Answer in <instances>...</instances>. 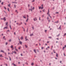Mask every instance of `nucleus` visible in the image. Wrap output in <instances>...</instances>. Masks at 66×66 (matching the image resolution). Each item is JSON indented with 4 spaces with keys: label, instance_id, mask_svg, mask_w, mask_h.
Wrapping results in <instances>:
<instances>
[{
    "label": "nucleus",
    "instance_id": "obj_38",
    "mask_svg": "<svg viewBox=\"0 0 66 66\" xmlns=\"http://www.w3.org/2000/svg\"><path fill=\"white\" fill-rule=\"evenodd\" d=\"M34 1H35V0H33V1H32V2H34Z\"/></svg>",
    "mask_w": 66,
    "mask_h": 66
},
{
    "label": "nucleus",
    "instance_id": "obj_50",
    "mask_svg": "<svg viewBox=\"0 0 66 66\" xmlns=\"http://www.w3.org/2000/svg\"><path fill=\"white\" fill-rule=\"evenodd\" d=\"M43 12H45V10H43Z\"/></svg>",
    "mask_w": 66,
    "mask_h": 66
},
{
    "label": "nucleus",
    "instance_id": "obj_48",
    "mask_svg": "<svg viewBox=\"0 0 66 66\" xmlns=\"http://www.w3.org/2000/svg\"><path fill=\"white\" fill-rule=\"evenodd\" d=\"M58 22H59V21H57V22H56V23H57Z\"/></svg>",
    "mask_w": 66,
    "mask_h": 66
},
{
    "label": "nucleus",
    "instance_id": "obj_27",
    "mask_svg": "<svg viewBox=\"0 0 66 66\" xmlns=\"http://www.w3.org/2000/svg\"><path fill=\"white\" fill-rule=\"evenodd\" d=\"M40 8H41V6L40 7H39V9H40Z\"/></svg>",
    "mask_w": 66,
    "mask_h": 66
},
{
    "label": "nucleus",
    "instance_id": "obj_46",
    "mask_svg": "<svg viewBox=\"0 0 66 66\" xmlns=\"http://www.w3.org/2000/svg\"><path fill=\"white\" fill-rule=\"evenodd\" d=\"M64 48H65V47H63V49H64Z\"/></svg>",
    "mask_w": 66,
    "mask_h": 66
},
{
    "label": "nucleus",
    "instance_id": "obj_51",
    "mask_svg": "<svg viewBox=\"0 0 66 66\" xmlns=\"http://www.w3.org/2000/svg\"><path fill=\"white\" fill-rule=\"evenodd\" d=\"M32 29H34V27H32Z\"/></svg>",
    "mask_w": 66,
    "mask_h": 66
},
{
    "label": "nucleus",
    "instance_id": "obj_45",
    "mask_svg": "<svg viewBox=\"0 0 66 66\" xmlns=\"http://www.w3.org/2000/svg\"><path fill=\"white\" fill-rule=\"evenodd\" d=\"M56 14H59V12H56Z\"/></svg>",
    "mask_w": 66,
    "mask_h": 66
},
{
    "label": "nucleus",
    "instance_id": "obj_18",
    "mask_svg": "<svg viewBox=\"0 0 66 66\" xmlns=\"http://www.w3.org/2000/svg\"><path fill=\"white\" fill-rule=\"evenodd\" d=\"M11 48H13V46L11 45Z\"/></svg>",
    "mask_w": 66,
    "mask_h": 66
},
{
    "label": "nucleus",
    "instance_id": "obj_2",
    "mask_svg": "<svg viewBox=\"0 0 66 66\" xmlns=\"http://www.w3.org/2000/svg\"><path fill=\"white\" fill-rule=\"evenodd\" d=\"M34 9V7H33L32 9L31 8V12H32V10H33Z\"/></svg>",
    "mask_w": 66,
    "mask_h": 66
},
{
    "label": "nucleus",
    "instance_id": "obj_30",
    "mask_svg": "<svg viewBox=\"0 0 66 66\" xmlns=\"http://www.w3.org/2000/svg\"><path fill=\"white\" fill-rule=\"evenodd\" d=\"M49 38H50L51 39L52 38V37H48Z\"/></svg>",
    "mask_w": 66,
    "mask_h": 66
},
{
    "label": "nucleus",
    "instance_id": "obj_7",
    "mask_svg": "<svg viewBox=\"0 0 66 66\" xmlns=\"http://www.w3.org/2000/svg\"><path fill=\"white\" fill-rule=\"evenodd\" d=\"M1 52H3V53H4V52L3 50H1Z\"/></svg>",
    "mask_w": 66,
    "mask_h": 66
},
{
    "label": "nucleus",
    "instance_id": "obj_12",
    "mask_svg": "<svg viewBox=\"0 0 66 66\" xmlns=\"http://www.w3.org/2000/svg\"><path fill=\"white\" fill-rule=\"evenodd\" d=\"M49 9H48V13H47V14H49Z\"/></svg>",
    "mask_w": 66,
    "mask_h": 66
},
{
    "label": "nucleus",
    "instance_id": "obj_61",
    "mask_svg": "<svg viewBox=\"0 0 66 66\" xmlns=\"http://www.w3.org/2000/svg\"><path fill=\"white\" fill-rule=\"evenodd\" d=\"M28 7H29V6H30V5L29 4L28 5Z\"/></svg>",
    "mask_w": 66,
    "mask_h": 66
},
{
    "label": "nucleus",
    "instance_id": "obj_15",
    "mask_svg": "<svg viewBox=\"0 0 66 66\" xmlns=\"http://www.w3.org/2000/svg\"><path fill=\"white\" fill-rule=\"evenodd\" d=\"M8 23H7V22H6V26H8V25H7Z\"/></svg>",
    "mask_w": 66,
    "mask_h": 66
},
{
    "label": "nucleus",
    "instance_id": "obj_36",
    "mask_svg": "<svg viewBox=\"0 0 66 66\" xmlns=\"http://www.w3.org/2000/svg\"><path fill=\"white\" fill-rule=\"evenodd\" d=\"M4 7L5 9V10H6V7Z\"/></svg>",
    "mask_w": 66,
    "mask_h": 66
},
{
    "label": "nucleus",
    "instance_id": "obj_3",
    "mask_svg": "<svg viewBox=\"0 0 66 66\" xmlns=\"http://www.w3.org/2000/svg\"><path fill=\"white\" fill-rule=\"evenodd\" d=\"M34 21H36V20H37V19H36V18H34Z\"/></svg>",
    "mask_w": 66,
    "mask_h": 66
},
{
    "label": "nucleus",
    "instance_id": "obj_41",
    "mask_svg": "<svg viewBox=\"0 0 66 66\" xmlns=\"http://www.w3.org/2000/svg\"><path fill=\"white\" fill-rule=\"evenodd\" d=\"M21 56H23L22 54H21Z\"/></svg>",
    "mask_w": 66,
    "mask_h": 66
},
{
    "label": "nucleus",
    "instance_id": "obj_13",
    "mask_svg": "<svg viewBox=\"0 0 66 66\" xmlns=\"http://www.w3.org/2000/svg\"><path fill=\"white\" fill-rule=\"evenodd\" d=\"M33 34H31L30 35V36H33Z\"/></svg>",
    "mask_w": 66,
    "mask_h": 66
},
{
    "label": "nucleus",
    "instance_id": "obj_19",
    "mask_svg": "<svg viewBox=\"0 0 66 66\" xmlns=\"http://www.w3.org/2000/svg\"><path fill=\"white\" fill-rule=\"evenodd\" d=\"M10 5H11V4H10L9 5H8V6L9 7H10Z\"/></svg>",
    "mask_w": 66,
    "mask_h": 66
},
{
    "label": "nucleus",
    "instance_id": "obj_63",
    "mask_svg": "<svg viewBox=\"0 0 66 66\" xmlns=\"http://www.w3.org/2000/svg\"><path fill=\"white\" fill-rule=\"evenodd\" d=\"M11 54V53H8V54Z\"/></svg>",
    "mask_w": 66,
    "mask_h": 66
},
{
    "label": "nucleus",
    "instance_id": "obj_40",
    "mask_svg": "<svg viewBox=\"0 0 66 66\" xmlns=\"http://www.w3.org/2000/svg\"><path fill=\"white\" fill-rule=\"evenodd\" d=\"M15 12H17V13H18V12H17V10H16L15 11Z\"/></svg>",
    "mask_w": 66,
    "mask_h": 66
},
{
    "label": "nucleus",
    "instance_id": "obj_44",
    "mask_svg": "<svg viewBox=\"0 0 66 66\" xmlns=\"http://www.w3.org/2000/svg\"><path fill=\"white\" fill-rule=\"evenodd\" d=\"M2 4V5H3V2H2V3H1Z\"/></svg>",
    "mask_w": 66,
    "mask_h": 66
},
{
    "label": "nucleus",
    "instance_id": "obj_24",
    "mask_svg": "<svg viewBox=\"0 0 66 66\" xmlns=\"http://www.w3.org/2000/svg\"><path fill=\"white\" fill-rule=\"evenodd\" d=\"M26 38H27V36H26V38H25V39H26V40H28V39H26Z\"/></svg>",
    "mask_w": 66,
    "mask_h": 66
},
{
    "label": "nucleus",
    "instance_id": "obj_53",
    "mask_svg": "<svg viewBox=\"0 0 66 66\" xmlns=\"http://www.w3.org/2000/svg\"><path fill=\"white\" fill-rule=\"evenodd\" d=\"M5 38V36H4L3 37V38Z\"/></svg>",
    "mask_w": 66,
    "mask_h": 66
},
{
    "label": "nucleus",
    "instance_id": "obj_55",
    "mask_svg": "<svg viewBox=\"0 0 66 66\" xmlns=\"http://www.w3.org/2000/svg\"><path fill=\"white\" fill-rule=\"evenodd\" d=\"M60 63H62V61H60Z\"/></svg>",
    "mask_w": 66,
    "mask_h": 66
},
{
    "label": "nucleus",
    "instance_id": "obj_47",
    "mask_svg": "<svg viewBox=\"0 0 66 66\" xmlns=\"http://www.w3.org/2000/svg\"><path fill=\"white\" fill-rule=\"evenodd\" d=\"M20 47H19V49H20Z\"/></svg>",
    "mask_w": 66,
    "mask_h": 66
},
{
    "label": "nucleus",
    "instance_id": "obj_32",
    "mask_svg": "<svg viewBox=\"0 0 66 66\" xmlns=\"http://www.w3.org/2000/svg\"><path fill=\"white\" fill-rule=\"evenodd\" d=\"M16 24H19V25H20L19 24V23H16Z\"/></svg>",
    "mask_w": 66,
    "mask_h": 66
},
{
    "label": "nucleus",
    "instance_id": "obj_39",
    "mask_svg": "<svg viewBox=\"0 0 66 66\" xmlns=\"http://www.w3.org/2000/svg\"><path fill=\"white\" fill-rule=\"evenodd\" d=\"M5 54V55H6V53H4Z\"/></svg>",
    "mask_w": 66,
    "mask_h": 66
},
{
    "label": "nucleus",
    "instance_id": "obj_31",
    "mask_svg": "<svg viewBox=\"0 0 66 66\" xmlns=\"http://www.w3.org/2000/svg\"><path fill=\"white\" fill-rule=\"evenodd\" d=\"M27 18H29V15H27Z\"/></svg>",
    "mask_w": 66,
    "mask_h": 66
},
{
    "label": "nucleus",
    "instance_id": "obj_43",
    "mask_svg": "<svg viewBox=\"0 0 66 66\" xmlns=\"http://www.w3.org/2000/svg\"><path fill=\"white\" fill-rule=\"evenodd\" d=\"M16 46H15V48H14V49H16Z\"/></svg>",
    "mask_w": 66,
    "mask_h": 66
},
{
    "label": "nucleus",
    "instance_id": "obj_14",
    "mask_svg": "<svg viewBox=\"0 0 66 66\" xmlns=\"http://www.w3.org/2000/svg\"><path fill=\"white\" fill-rule=\"evenodd\" d=\"M29 19L28 18H27L26 20V22H28V20Z\"/></svg>",
    "mask_w": 66,
    "mask_h": 66
},
{
    "label": "nucleus",
    "instance_id": "obj_59",
    "mask_svg": "<svg viewBox=\"0 0 66 66\" xmlns=\"http://www.w3.org/2000/svg\"><path fill=\"white\" fill-rule=\"evenodd\" d=\"M40 17H39V20H40Z\"/></svg>",
    "mask_w": 66,
    "mask_h": 66
},
{
    "label": "nucleus",
    "instance_id": "obj_4",
    "mask_svg": "<svg viewBox=\"0 0 66 66\" xmlns=\"http://www.w3.org/2000/svg\"><path fill=\"white\" fill-rule=\"evenodd\" d=\"M3 20H4V21H5L6 20V19L5 17H4V18L3 19Z\"/></svg>",
    "mask_w": 66,
    "mask_h": 66
},
{
    "label": "nucleus",
    "instance_id": "obj_37",
    "mask_svg": "<svg viewBox=\"0 0 66 66\" xmlns=\"http://www.w3.org/2000/svg\"><path fill=\"white\" fill-rule=\"evenodd\" d=\"M9 42H11V39H10L9 40Z\"/></svg>",
    "mask_w": 66,
    "mask_h": 66
},
{
    "label": "nucleus",
    "instance_id": "obj_62",
    "mask_svg": "<svg viewBox=\"0 0 66 66\" xmlns=\"http://www.w3.org/2000/svg\"><path fill=\"white\" fill-rule=\"evenodd\" d=\"M8 51H10V49H8Z\"/></svg>",
    "mask_w": 66,
    "mask_h": 66
},
{
    "label": "nucleus",
    "instance_id": "obj_8",
    "mask_svg": "<svg viewBox=\"0 0 66 66\" xmlns=\"http://www.w3.org/2000/svg\"><path fill=\"white\" fill-rule=\"evenodd\" d=\"M12 65H14V66H16L17 65H15V64H14L13 63L12 64Z\"/></svg>",
    "mask_w": 66,
    "mask_h": 66
},
{
    "label": "nucleus",
    "instance_id": "obj_54",
    "mask_svg": "<svg viewBox=\"0 0 66 66\" xmlns=\"http://www.w3.org/2000/svg\"><path fill=\"white\" fill-rule=\"evenodd\" d=\"M14 6H15V7L16 8V5H14Z\"/></svg>",
    "mask_w": 66,
    "mask_h": 66
},
{
    "label": "nucleus",
    "instance_id": "obj_28",
    "mask_svg": "<svg viewBox=\"0 0 66 66\" xmlns=\"http://www.w3.org/2000/svg\"><path fill=\"white\" fill-rule=\"evenodd\" d=\"M59 36H60V34H59L58 35H57V37H58Z\"/></svg>",
    "mask_w": 66,
    "mask_h": 66
},
{
    "label": "nucleus",
    "instance_id": "obj_42",
    "mask_svg": "<svg viewBox=\"0 0 66 66\" xmlns=\"http://www.w3.org/2000/svg\"><path fill=\"white\" fill-rule=\"evenodd\" d=\"M44 48V47H42V49H43Z\"/></svg>",
    "mask_w": 66,
    "mask_h": 66
},
{
    "label": "nucleus",
    "instance_id": "obj_26",
    "mask_svg": "<svg viewBox=\"0 0 66 66\" xmlns=\"http://www.w3.org/2000/svg\"><path fill=\"white\" fill-rule=\"evenodd\" d=\"M9 57L10 59V60L11 61V57Z\"/></svg>",
    "mask_w": 66,
    "mask_h": 66
},
{
    "label": "nucleus",
    "instance_id": "obj_20",
    "mask_svg": "<svg viewBox=\"0 0 66 66\" xmlns=\"http://www.w3.org/2000/svg\"><path fill=\"white\" fill-rule=\"evenodd\" d=\"M41 10H42V9H43L44 7L43 6H42V7H41Z\"/></svg>",
    "mask_w": 66,
    "mask_h": 66
},
{
    "label": "nucleus",
    "instance_id": "obj_52",
    "mask_svg": "<svg viewBox=\"0 0 66 66\" xmlns=\"http://www.w3.org/2000/svg\"><path fill=\"white\" fill-rule=\"evenodd\" d=\"M45 32H47V30H45Z\"/></svg>",
    "mask_w": 66,
    "mask_h": 66
},
{
    "label": "nucleus",
    "instance_id": "obj_34",
    "mask_svg": "<svg viewBox=\"0 0 66 66\" xmlns=\"http://www.w3.org/2000/svg\"><path fill=\"white\" fill-rule=\"evenodd\" d=\"M5 44L6 45H7V43L6 42V43Z\"/></svg>",
    "mask_w": 66,
    "mask_h": 66
},
{
    "label": "nucleus",
    "instance_id": "obj_33",
    "mask_svg": "<svg viewBox=\"0 0 66 66\" xmlns=\"http://www.w3.org/2000/svg\"><path fill=\"white\" fill-rule=\"evenodd\" d=\"M7 10H8V11L9 12L10 11V10H9V8H8Z\"/></svg>",
    "mask_w": 66,
    "mask_h": 66
},
{
    "label": "nucleus",
    "instance_id": "obj_5",
    "mask_svg": "<svg viewBox=\"0 0 66 66\" xmlns=\"http://www.w3.org/2000/svg\"><path fill=\"white\" fill-rule=\"evenodd\" d=\"M26 16V15H24V16H23V17L24 18H25V19L26 18V16Z\"/></svg>",
    "mask_w": 66,
    "mask_h": 66
},
{
    "label": "nucleus",
    "instance_id": "obj_17",
    "mask_svg": "<svg viewBox=\"0 0 66 66\" xmlns=\"http://www.w3.org/2000/svg\"><path fill=\"white\" fill-rule=\"evenodd\" d=\"M56 57H58V54H57V53H56Z\"/></svg>",
    "mask_w": 66,
    "mask_h": 66
},
{
    "label": "nucleus",
    "instance_id": "obj_22",
    "mask_svg": "<svg viewBox=\"0 0 66 66\" xmlns=\"http://www.w3.org/2000/svg\"><path fill=\"white\" fill-rule=\"evenodd\" d=\"M21 39L22 40L23 39V37H21Z\"/></svg>",
    "mask_w": 66,
    "mask_h": 66
},
{
    "label": "nucleus",
    "instance_id": "obj_10",
    "mask_svg": "<svg viewBox=\"0 0 66 66\" xmlns=\"http://www.w3.org/2000/svg\"><path fill=\"white\" fill-rule=\"evenodd\" d=\"M59 29H60V30H61V26H60V27H59V28H58Z\"/></svg>",
    "mask_w": 66,
    "mask_h": 66
},
{
    "label": "nucleus",
    "instance_id": "obj_56",
    "mask_svg": "<svg viewBox=\"0 0 66 66\" xmlns=\"http://www.w3.org/2000/svg\"><path fill=\"white\" fill-rule=\"evenodd\" d=\"M41 6L42 7V6H43V4H42V5H41Z\"/></svg>",
    "mask_w": 66,
    "mask_h": 66
},
{
    "label": "nucleus",
    "instance_id": "obj_23",
    "mask_svg": "<svg viewBox=\"0 0 66 66\" xmlns=\"http://www.w3.org/2000/svg\"><path fill=\"white\" fill-rule=\"evenodd\" d=\"M0 57H3V56H2V55L1 54L0 55Z\"/></svg>",
    "mask_w": 66,
    "mask_h": 66
},
{
    "label": "nucleus",
    "instance_id": "obj_25",
    "mask_svg": "<svg viewBox=\"0 0 66 66\" xmlns=\"http://www.w3.org/2000/svg\"><path fill=\"white\" fill-rule=\"evenodd\" d=\"M10 27L11 29H12V28H11V25H10Z\"/></svg>",
    "mask_w": 66,
    "mask_h": 66
},
{
    "label": "nucleus",
    "instance_id": "obj_29",
    "mask_svg": "<svg viewBox=\"0 0 66 66\" xmlns=\"http://www.w3.org/2000/svg\"><path fill=\"white\" fill-rule=\"evenodd\" d=\"M14 53L15 54H16V52H15V51H14Z\"/></svg>",
    "mask_w": 66,
    "mask_h": 66
},
{
    "label": "nucleus",
    "instance_id": "obj_60",
    "mask_svg": "<svg viewBox=\"0 0 66 66\" xmlns=\"http://www.w3.org/2000/svg\"><path fill=\"white\" fill-rule=\"evenodd\" d=\"M5 65H6V66H7V64H5Z\"/></svg>",
    "mask_w": 66,
    "mask_h": 66
},
{
    "label": "nucleus",
    "instance_id": "obj_6",
    "mask_svg": "<svg viewBox=\"0 0 66 66\" xmlns=\"http://www.w3.org/2000/svg\"><path fill=\"white\" fill-rule=\"evenodd\" d=\"M7 28H8V27L7 26L6 27L4 28V29H7Z\"/></svg>",
    "mask_w": 66,
    "mask_h": 66
},
{
    "label": "nucleus",
    "instance_id": "obj_64",
    "mask_svg": "<svg viewBox=\"0 0 66 66\" xmlns=\"http://www.w3.org/2000/svg\"><path fill=\"white\" fill-rule=\"evenodd\" d=\"M65 47H66V45H65Z\"/></svg>",
    "mask_w": 66,
    "mask_h": 66
},
{
    "label": "nucleus",
    "instance_id": "obj_11",
    "mask_svg": "<svg viewBox=\"0 0 66 66\" xmlns=\"http://www.w3.org/2000/svg\"><path fill=\"white\" fill-rule=\"evenodd\" d=\"M34 52L35 53H36V50H34Z\"/></svg>",
    "mask_w": 66,
    "mask_h": 66
},
{
    "label": "nucleus",
    "instance_id": "obj_49",
    "mask_svg": "<svg viewBox=\"0 0 66 66\" xmlns=\"http://www.w3.org/2000/svg\"><path fill=\"white\" fill-rule=\"evenodd\" d=\"M7 32H10V30H7Z\"/></svg>",
    "mask_w": 66,
    "mask_h": 66
},
{
    "label": "nucleus",
    "instance_id": "obj_9",
    "mask_svg": "<svg viewBox=\"0 0 66 66\" xmlns=\"http://www.w3.org/2000/svg\"><path fill=\"white\" fill-rule=\"evenodd\" d=\"M19 43H20V44H21H21H22V42L20 41L19 42Z\"/></svg>",
    "mask_w": 66,
    "mask_h": 66
},
{
    "label": "nucleus",
    "instance_id": "obj_58",
    "mask_svg": "<svg viewBox=\"0 0 66 66\" xmlns=\"http://www.w3.org/2000/svg\"><path fill=\"white\" fill-rule=\"evenodd\" d=\"M40 13H42V11H40Z\"/></svg>",
    "mask_w": 66,
    "mask_h": 66
},
{
    "label": "nucleus",
    "instance_id": "obj_35",
    "mask_svg": "<svg viewBox=\"0 0 66 66\" xmlns=\"http://www.w3.org/2000/svg\"><path fill=\"white\" fill-rule=\"evenodd\" d=\"M15 50H16V51H18V50H17V49H15Z\"/></svg>",
    "mask_w": 66,
    "mask_h": 66
},
{
    "label": "nucleus",
    "instance_id": "obj_57",
    "mask_svg": "<svg viewBox=\"0 0 66 66\" xmlns=\"http://www.w3.org/2000/svg\"><path fill=\"white\" fill-rule=\"evenodd\" d=\"M47 43H49V41H48L47 42Z\"/></svg>",
    "mask_w": 66,
    "mask_h": 66
},
{
    "label": "nucleus",
    "instance_id": "obj_21",
    "mask_svg": "<svg viewBox=\"0 0 66 66\" xmlns=\"http://www.w3.org/2000/svg\"><path fill=\"white\" fill-rule=\"evenodd\" d=\"M25 46L26 48H28V46H27L26 45H25Z\"/></svg>",
    "mask_w": 66,
    "mask_h": 66
},
{
    "label": "nucleus",
    "instance_id": "obj_16",
    "mask_svg": "<svg viewBox=\"0 0 66 66\" xmlns=\"http://www.w3.org/2000/svg\"><path fill=\"white\" fill-rule=\"evenodd\" d=\"M33 65H34V63H31V65L32 66H33Z\"/></svg>",
    "mask_w": 66,
    "mask_h": 66
},
{
    "label": "nucleus",
    "instance_id": "obj_1",
    "mask_svg": "<svg viewBox=\"0 0 66 66\" xmlns=\"http://www.w3.org/2000/svg\"><path fill=\"white\" fill-rule=\"evenodd\" d=\"M48 16H48V17H47V19L48 20V21L49 22H50V19L49 18Z\"/></svg>",
    "mask_w": 66,
    "mask_h": 66
}]
</instances>
